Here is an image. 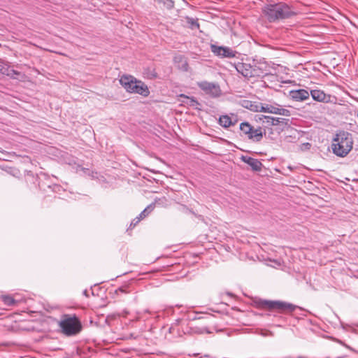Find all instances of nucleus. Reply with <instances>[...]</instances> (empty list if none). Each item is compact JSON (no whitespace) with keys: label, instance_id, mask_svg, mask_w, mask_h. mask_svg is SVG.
I'll return each instance as SVG.
<instances>
[{"label":"nucleus","instance_id":"nucleus-1","mask_svg":"<svg viewBox=\"0 0 358 358\" xmlns=\"http://www.w3.org/2000/svg\"><path fill=\"white\" fill-rule=\"evenodd\" d=\"M255 306L259 309L268 310L267 316L282 318L281 315L292 313L297 308L296 306L281 301H270L257 299L254 301Z\"/></svg>","mask_w":358,"mask_h":358},{"label":"nucleus","instance_id":"nucleus-2","mask_svg":"<svg viewBox=\"0 0 358 358\" xmlns=\"http://www.w3.org/2000/svg\"><path fill=\"white\" fill-rule=\"evenodd\" d=\"M262 13L269 22H275L296 15L292 8L284 2L266 4Z\"/></svg>","mask_w":358,"mask_h":358},{"label":"nucleus","instance_id":"nucleus-3","mask_svg":"<svg viewBox=\"0 0 358 358\" xmlns=\"http://www.w3.org/2000/svg\"><path fill=\"white\" fill-rule=\"evenodd\" d=\"M353 139L348 131H340L333 139L331 144L334 154L338 157H345L352 149Z\"/></svg>","mask_w":358,"mask_h":358},{"label":"nucleus","instance_id":"nucleus-4","mask_svg":"<svg viewBox=\"0 0 358 358\" xmlns=\"http://www.w3.org/2000/svg\"><path fill=\"white\" fill-rule=\"evenodd\" d=\"M62 334L67 336L78 334L82 329V324L78 317L73 315L64 314L59 322Z\"/></svg>","mask_w":358,"mask_h":358},{"label":"nucleus","instance_id":"nucleus-5","mask_svg":"<svg viewBox=\"0 0 358 358\" xmlns=\"http://www.w3.org/2000/svg\"><path fill=\"white\" fill-rule=\"evenodd\" d=\"M120 83L128 92L138 94L143 96H148L150 94L148 86L131 76H122L120 79Z\"/></svg>","mask_w":358,"mask_h":358},{"label":"nucleus","instance_id":"nucleus-6","mask_svg":"<svg viewBox=\"0 0 358 358\" xmlns=\"http://www.w3.org/2000/svg\"><path fill=\"white\" fill-rule=\"evenodd\" d=\"M241 134L253 142H259L266 135V130L261 127L255 128L248 122H243L239 126Z\"/></svg>","mask_w":358,"mask_h":358},{"label":"nucleus","instance_id":"nucleus-7","mask_svg":"<svg viewBox=\"0 0 358 358\" xmlns=\"http://www.w3.org/2000/svg\"><path fill=\"white\" fill-rule=\"evenodd\" d=\"M197 86L211 97H218L222 94L220 85L215 83L201 81L197 83Z\"/></svg>","mask_w":358,"mask_h":358},{"label":"nucleus","instance_id":"nucleus-8","mask_svg":"<svg viewBox=\"0 0 358 358\" xmlns=\"http://www.w3.org/2000/svg\"><path fill=\"white\" fill-rule=\"evenodd\" d=\"M260 112L280 115L286 117L291 115V111L289 110L282 108L281 106L278 103L267 104L262 103Z\"/></svg>","mask_w":358,"mask_h":358},{"label":"nucleus","instance_id":"nucleus-9","mask_svg":"<svg viewBox=\"0 0 358 358\" xmlns=\"http://www.w3.org/2000/svg\"><path fill=\"white\" fill-rule=\"evenodd\" d=\"M211 51L217 56L220 57L233 58L236 57V52L229 47L211 45Z\"/></svg>","mask_w":358,"mask_h":358},{"label":"nucleus","instance_id":"nucleus-10","mask_svg":"<svg viewBox=\"0 0 358 358\" xmlns=\"http://www.w3.org/2000/svg\"><path fill=\"white\" fill-rule=\"evenodd\" d=\"M259 120H262L263 124L266 126H277L280 124H287L288 120L282 117H275L271 116L261 115L259 117Z\"/></svg>","mask_w":358,"mask_h":358},{"label":"nucleus","instance_id":"nucleus-11","mask_svg":"<svg viewBox=\"0 0 358 358\" xmlns=\"http://www.w3.org/2000/svg\"><path fill=\"white\" fill-rule=\"evenodd\" d=\"M310 95H311L313 100L317 101L318 102L322 103H330L331 102V96L330 94H327L324 93V91L320 90H312L310 92Z\"/></svg>","mask_w":358,"mask_h":358},{"label":"nucleus","instance_id":"nucleus-12","mask_svg":"<svg viewBox=\"0 0 358 358\" xmlns=\"http://www.w3.org/2000/svg\"><path fill=\"white\" fill-rule=\"evenodd\" d=\"M289 95L294 101H303L309 98L310 92L304 89H299L290 91Z\"/></svg>","mask_w":358,"mask_h":358},{"label":"nucleus","instance_id":"nucleus-13","mask_svg":"<svg viewBox=\"0 0 358 358\" xmlns=\"http://www.w3.org/2000/svg\"><path fill=\"white\" fill-rule=\"evenodd\" d=\"M237 71L241 73L244 77L251 78L254 76L252 66L249 64L238 63L236 66Z\"/></svg>","mask_w":358,"mask_h":358},{"label":"nucleus","instance_id":"nucleus-14","mask_svg":"<svg viewBox=\"0 0 358 358\" xmlns=\"http://www.w3.org/2000/svg\"><path fill=\"white\" fill-rule=\"evenodd\" d=\"M241 106L253 112H260L262 103L244 99L241 101Z\"/></svg>","mask_w":358,"mask_h":358},{"label":"nucleus","instance_id":"nucleus-15","mask_svg":"<svg viewBox=\"0 0 358 358\" xmlns=\"http://www.w3.org/2000/svg\"><path fill=\"white\" fill-rule=\"evenodd\" d=\"M242 160L248 164L249 166H251L252 170L258 171L262 169V164L260 161H259L257 159L248 157V156H243Z\"/></svg>","mask_w":358,"mask_h":358},{"label":"nucleus","instance_id":"nucleus-16","mask_svg":"<svg viewBox=\"0 0 358 358\" xmlns=\"http://www.w3.org/2000/svg\"><path fill=\"white\" fill-rule=\"evenodd\" d=\"M173 61L176 64H181V65L178 66V67L180 69H182V71H187L188 64H187L186 58L183 55H176L174 57Z\"/></svg>","mask_w":358,"mask_h":358},{"label":"nucleus","instance_id":"nucleus-17","mask_svg":"<svg viewBox=\"0 0 358 358\" xmlns=\"http://www.w3.org/2000/svg\"><path fill=\"white\" fill-rule=\"evenodd\" d=\"M0 73L7 76H10L13 73L18 75L19 73L13 69H10L8 65L5 63L3 60L0 59Z\"/></svg>","mask_w":358,"mask_h":358},{"label":"nucleus","instance_id":"nucleus-18","mask_svg":"<svg viewBox=\"0 0 358 358\" xmlns=\"http://www.w3.org/2000/svg\"><path fill=\"white\" fill-rule=\"evenodd\" d=\"M219 124L224 128H228L232 124L231 119L227 115H222L219 118Z\"/></svg>","mask_w":358,"mask_h":358},{"label":"nucleus","instance_id":"nucleus-19","mask_svg":"<svg viewBox=\"0 0 358 358\" xmlns=\"http://www.w3.org/2000/svg\"><path fill=\"white\" fill-rule=\"evenodd\" d=\"M1 299L4 304L8 306H15L17 303V301L13 299V297L9 295L1 296Z\"/></svg>","mask_w":358,"mask_h":358},{"label":"nucleus","instance_id":"nucleus-20","mask_svg":"<svg viewBox=\"0 0 358 358\" xmlns=\"http://www.w3.org/2000/svg\"><path fill=\"white\" fill-rule=\"evenodd\" d=\"M155 204L148 206L138 215L141 219L147 217L154 209Z\"/></svg>","mask_w":358,"mask_h":358},{"label":"nucleus","instance_id":"nucleus-21","mask_svg":"<svg viewBox=\"0 0 358 358\" xmlns=\"http://www.w3.org/2000/svg\"><path fill=\"white\" fill-rule=\"evenodd\" d=\"M179 320H177V323L173 324L169 329V332L170 334H176L177 336H181V334L180 329L178 328V323Z\"/></svg>","mask_w":358,"mask_h":358},{"label":"nucleus","instance_id":"nucleus-22","mask_svg":"<svg viewBox=\"0 0 358 358\" xmlns=\"http://www.w3.org/2000/svg\"><path fill=\"white\" fill-rule=\"evenodd\" d=\"M187 20L188 24H190L192 29L199 27V24L197 20H194L193 18H189V17H188Z\"/></svg>","mask_w":358,"mask_h":358},{"label":"nucleus","instance_id":"nucleus-23","mask_svg":"<svg viewBox=\"0 0 358 358\" xmlns=\"http://www.w3.org/2000/svg\"><path fill=\"white\" fill-rule=\"evenodd\" d=\"M142 220L139 216L136 217L135 219L132 220L131 222V226H136L140 221Z\"/></svg>","mask_w":358,"mask_h":358},{"label":"nucleus","instance_id":"nucleus-24","mask_svg":"<svg viewBox=\"0 0 358 358\" xmlns=\"http://www.w3.org/2000/svg\"><path fill=\"white\" fill-rule=\"evenodd\" d=\"M190 105L192 106H196L197 105H199V103L196 100H195L194 98H191L190 99Z\"/></svg>","mask_w":358,"mask_h":358},{"label":"nucleus","instance_id":"nucleus-25","mask_svg":"<svg viewBox=\"0 0 358 358\" xmlns=\"http://www.w3.org/2000/svg\"><path fill=\"white\" fill-rule=\"evenodd\" d=\"M82 169H83V171H84V173H85L88 174L89 176L90 175L91 171H90L88 169L83 168ZM92 174H93V172H92ZM92 176L93 177L94 176H93V175H92Z\"/></svg>","mask_w":358,"mask_h":358},{"label":"nucleus","instance_id":"nucleus-26","mask_svg":"<svg viewBox=\"0 0 358 358\" xmlns=\"http://www.w3.org/2000/svg\"><path fill=\"white\" fill-rule=\"evenodd\" d=\"M273 262L277 265V266H280L281 265V261L278 259V260H274Z\"/></svg>","mask_w":358,"mask_h":358},{"label":"nucleus","instance_id":"nucleus-27","mask_svg":"<svg viewBox=\"0 0 358 358\" xmlns=\"http://www.w3.org/2000/svg\"><path fill=\"white\" fill-rule=\"evenodd\" d=\"M118 292H122V293H125V291L123 288L122 287H120L118 288L117 290H116V292L117 293Z\"/></svg>","mask_w":358,"mask_h":358},{"label":"nucleus","instance_id":"nucleus-28","mask_svg":"<svg viewBox=\"0 0 358 358\" xmlns=\"http://www.w3.org/2000/svg\"><path fill=\"white\" fill-rule=\"evenodd\" d=\"M83 294L85 295V296H87V290H85L83 292Z\"/></svg>","mask_w":358,"mask_h":358},{"label":"nucleus","instance_id":"nucleus-29","mask_svg":"<svg viewBox=\"0 0 358 358\" xmlns=\"http://www.w3.org/2000/svg\"><path fill=\"white\" fill-rule=\"evenodd\" d=\"M264 336H266L267 334H262Z\"/></svg>","mask_w":358,"mask_h":358},{"label":"nucleus","instance_id":"nucleus-30","mask_svg":"<svg viewBox=\"0 0 358 358\" xmlns=\"http://www.w3.org/2000/svg\"><path fill=\"white\" fill-rule=\"evenodd\" d=\"M357 117H358V110H357Z\"/></svg>","mask_w":358,"mask_h":358}]
</instances>
